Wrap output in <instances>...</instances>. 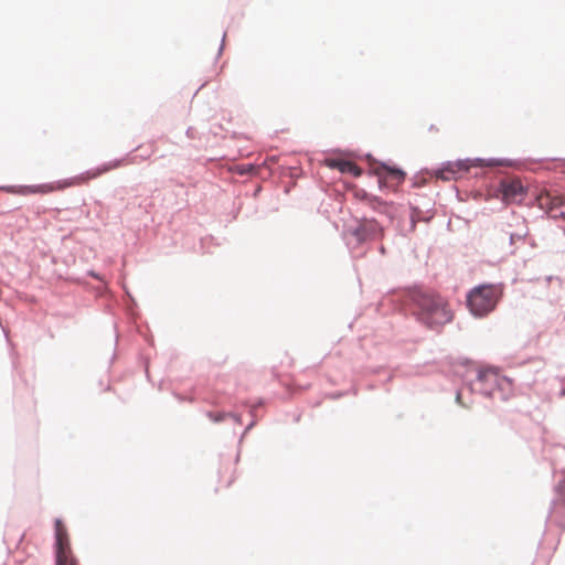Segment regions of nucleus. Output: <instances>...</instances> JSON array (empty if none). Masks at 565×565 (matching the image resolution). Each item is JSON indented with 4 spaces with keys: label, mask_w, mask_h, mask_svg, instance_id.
<instances>
[{
    "label": "nucleus",
    "mask_w": 565,
    "mask_h": 565,
    "mask_svg": "<svg viewBox=\"0 0 565 565\" xmlns=\"http://www.w3.org/2000/svg\"><path fill=\"white\" fill-rule=\"evenodd\" d=\"M252 170H254V167L248 164V166H242V168L239 169V172L243 174V173H248L250 172Z\"/></svg>",
    "instance_id": "10"
},
{
    "label": "nucleus",
    "mask_w": 565,
    "mask_h": 565,
    "mask_svg": "<svg viewBox=\"0 0 565 565\" xmlns=\"http://www.w3.org/2000/svg\"><path fill=\"white\" fill-rule=\"evenodd\" d=\"M414 315L429 329H439L454 319L449 301L434 291L414 290L411 294Z\"/></svg>",
    "instance_id": "1"
},
{
    "label": "nucleus",
    "mask_w": 565,
    "mask_h": 565,
    "mask_svg": "<svg viewBox=\"0 0 565 565\" xmlns=\"http://www.w3.org/2000/svg\"><path fill=\"white\" fill-rule=\"evenodd\" d=\"M502 296V288L498 285H481L473 288L468 297L467 305L477 317L491 312Z\"/></svg>",
    "instance_id": "3"
},
{
    "label": "nucleus",
    "mask_w": 565,
    "mask_h": 565,
    "mask_svg": "<svg viewBox=\"0 0 565 565\" xmlns=\"http://www.w3.org/2000/svg\"><path fill=\"white\" fill-rule=\"evenodd\" d=\"M209 417L215 422H218L223 418L222 415L214 416L212 413H209Z\"/></svg>",
    "instance_id": "11"
},
{
    "label": "nucleus",
    "mask_w": 565,
    "mask_h": 565,
    "mask_svg": "<svg viewBox=\"0 0 565 565\" xmlns=\"http://www.w3.org/2000/svg\"><path fill=\"white\" fill-rule=\"evenodd\" d=\"M449 172H450V171H441L439 177H440L441 179L447 180V179H449V177H448V175H446V173H449Z\"/></svg>",
    "instance_id": "12"
},
{
    "label": "nucleus",
    "mask_w": 565,
    "mask_h": 565,
    "mask_svg": "<svg viewBox=\"0 0 565 565\" xmlns=\"http://www.w3.org/2000/svg\"><path fill=\"white\" fill-rule=\"evenodd\" d=\"M376 174L381 182H395L401 183L404 180L405 173L398 169H391L388 167H380L376 169Z\"/></svg>",
    "instance_id": "8"
},
{
    "label": "nucleus",
    "mask_w": 565,
    "mask_h": 565,
    "mask_svg": "<svg viewBox=\"0 0 565 565\" xmlns=\"http://www.w3.org/2000/svg\"><path fill=\"white\" fill-rule=\"evenodd\" d=\"M54 531L56 565H79L71 546L68 531L61 519L55 520Z\"/></svg>",
    "instance_id": "4"
},
{
    "label": "nucleus",
    "mask_w": 565,
    "mask_h": 565,
    "mask_svg": "<svg viewBox=\"0 0 565 565\" xmlns=\"http://www.w3.org/2000/svg\"><path fill=\"white\" fill-rule=\"evenodd\" d=\"M478 380L483 383L498 384L501 377L494 369L489 367L479 371Z\"/></svg>",
    "instance_id": "9"
},
{
    "label": "nucleus",
    "mask_w": 565,
    "mask_h": 565,
    "mask_svg": "<svg viewBox=\"0 0 565 565\" xmlns=\"http://www.w3.org/2000/svg\"><path fill=\"white\" fill-rule=\"evenodd\" d=\"M500 192L502 200L507 203L521 202L525 191L519 179H505L500 182Z\"/></svg>",
    "instance_id": "6"
},
{
    "label": "nucleus",
    "mask_w": 565,
    "mask_h": 565,
    "mask_svg": "<svg viewBox=\"0 0 565 565\" xmlns=\"http://www.w3.org/2000/svg\"><path fill=\"white\" fill-rule=\"evenodd\" d=\"M540 209L552 217H565V198L551 191H543L536 198Z\"/></svg>",
    "instance_id": "5"
},
{
    "label": "nucleus",
    "mask_w": 565,
    "mask_h": 565,
    "mask_svg": "<svg viewBox=\"0 0 565 565\" xmlns=\"http://www.w3.org/2000/svg\"><path fill=\"white\" fill-rule=\"evenodd\" d=\"M326 164L329 168L338 169L342 173H349L354 177H360L362 173V170L360 167H358L354 162L349 160H342V159H327Z\"/></svg>",
    "instance_id": "7"
},
{
    "label": "nucleus",
    "mask_w": 565,
    "mask_h": 565,
    "mask_svg": "<svg viewBox=\"0 0 565 565\" xmlns=\"http://www.w3.org/2000/svg\"><path fill=\"white\" fill-rule=\"evenodd\" d=\"M120 166V161H114L109 163H105L99 168L92 169L85 171L76 177L60 180L56 182L38 184V185H21L17 189L11 190L12 193L20 195H30V194H47L55 191H62L64 189L71 186H78L87 183L92 179H96L103 173H106L113 169H116Z\"/></svg>",
    "instance_id": "2"
}]
</instances>
